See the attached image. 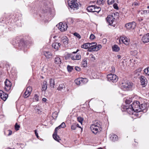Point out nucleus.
Wrapping results in <instances>:
<instances>
[{
	"mask_svg": "<svg viewBox=\"0 0 149 149\" xmlns=\"http://www.w3.org/2000/svg\"><path fill=\"white\" fill-rule=\"evenodd\" d=\"M119 17V13L116 12L112 13L111 15H108L107 18V20L109 25L115 27L116 23L115 20L118 19Z\"/></svg>",
	"mask_w": 149,
	"mask_h": 149,
	"instance_id": "obj_1",
	"label": "nucleus"
},
{
	"mask_svg": "<svg viewBox=\"0 0 149 149\" xmlns=\"http://www.w3.org/2000/svg\"><path fill=\"white\" fill-rule=\"evenodd\" d=\"M101 124L100 122L97 121H95L94 124L91 125L90 128L94 134H96L98 132L101 131Z\"/></svg>",
	"mask_w": 149,
	"mask_h": 149,
	"instance_id": "obj_2",
	"label": "nucleus"
},
{
	"mask_svg": "<svg viewBox=\"0 0 149 149\" xmlns=\"http://www.w3.org/2000/svg\"><path fill=\"white\" fill-rule=\"evenodd\" d=\"M90 48L88 50V51L90 52L97 51L102 47V46L100 45L97 46L96 43L95 42L90 43Z\"/></svg>",
	"mask_w": 149,
	"mask_h": 149,
	"instance_id": "obj_3",
	"label": "nucleus"
},
{
	"mask_svg": "<svg viewBox=\"0 0 149 149\" xmlns=\"http://www.w3.org/2000/svg\"><path fill=\"white\" fill-rule=\"evenodd\" d=\"M70 10H77L79 8V6L77 0H71L70 2L68 3Z\"/></svg>",
	"mask_w": 149,
	"mask_h": 149,
	"instance_id": "obj_4",
	"label": "nucleus"
},
{
	"mask_svg": "<svg viewBox=\"0 0 149 149\" xmlns=\"http://www.w3.org/2000/svg\"><path fill=\"white\" fill-rule=\"evenodd\" d=\"M132 87V84L130 82L123 83L121 86V88L124 91L130 90Z\"/></svg>",
	"mask_w": 149,
	"mask_h": 149,
	"instance_id": "obj_5",
	"label": "nucleus"
},
{
	"mask_svg": "<svg viewBox=\"0 0 149 149\" xmlns=\"http://www.w3.org/2000/svg\"><path fill=\"white\" fill-rule=\"evenodd\" d=\"M139 102L135 101L131 105L132 107V108L135 112H140V110L139 109Z\"/></svg>",
	"mask_w": 149,
	"mask_h": 149,
	"instance_id": "obj_6",
	"label": "nucleus"
},
{
	"mask_svg": "<svg viewBox=\"0 0 149 149\" xmlns=\"http://www.w3.org/2000/svg\"><path fill=\"white\" fill-rule=\"evenodd\" d=\"M108 80L113 82H116L118 80L117 76L115 74H110L107 76Z\"/></svg>",
	"mask_w": 149,
	"mask_h": 149,
	"instance_id": "obj_7",
	"label": "nucleus"
},
{
	"mask_svg": "<svg viewBox=\"0 0 149 149\" xmlns=\"http://www.w3.org/2000/svg\"><path fill=\"white\" fill-rule=\"evenodd\" d=\"M58 27L59 30L61 31H63L66 30L68 26L67 24L63 23L62 22H60L58 25L56 26Z\"/></svg>",
	"mask_w": 149,
	"mask_h": 149,
	"instance_id": "obj_8",
	"label": "nucleus"
},
{
	"mask_svg": "<svg viewBox=\"0 0 149 149\" xmlns=\"http://www.w3.org/2000/svg\"><path fill=\"white\" fill-rule=\"evenodd\" d=\"M5 89L7 91H9L11 88V83L8 79H6L5 81Z\"/></svg>",
	"mask_w": 149,
	"mask_h": 149,
	"instance_id": "obj_9",
	"label": "nucleus"
},
{
	"mask_svg": "<svg viewBox=\"0 0 149 149\" xmlns=\"http://www.w3.org/2000/svg\"><path fill=\"white\" fill-rule=\"evenodd\" d=\"M119 41L120 42L121 41L123 43H124L126 45H127L129 43L130 39L125 36H120Z\"/></svg>",
	"mask_w": 149,
	"mask_h": 149,
	"instance_id": "obj_10",
	"label": "nucleus"
},
{
	"mask_svg": "<svg viewBox=\"0 0 149 149\" xmlns=\"http://www.w3.org/2000/svg\"><path fill=\"white\" fill-rule=\"evenodd\" d=\"M124 109L129 114H133L134 112H135L133 110L132 107L130 105H127L125 107Z\"/></svg>",
	"mask_w": 149,
	"mask_h": 149,
	"instance_id": "obj_11",
	"label": "nucleus"
},
{
	"mask_svg": "<svg viewBox=\"0 0 149 149\" xmlns=\"http://www.w3.org/2000/svg\"><path fill=\"white\" fill-rule=\"evenodd\" d=\"M136 26V23L134 22L126 24L125 26L128 29H134Z\"/></svg>",
	"mask_w": 149,
	"mask_h": 149,
	"instance_id": "obj_12",
	"label": "nucleus"
},
{
	"mask_svg": "<svg viewBox=\"0 0 149 149\" xmlns=\"http://www.w3.org/2000/svg\"><path fill=\"white\" fill-rule=\"evenodd\" d=\"M32 90V88L31 87H28L26 89V91L24 92L23 96L25 98L28 97L30 95Z\"/></svg>",
	"mask_w": 149,
	"mask_h": 149,
	"instance_id": "obj_13",
	"label": "nucleus"
},
{
	"mask_svg": "<svg viewBox=\"0 0 149 149\" xmlns=\"http://www.w3.org/2000/svg\"><path fill=\"white\" fill-rule=\"evenodd\" d=\"M141 84L143 87H145L147 84V80L145 77L142 76L140 78Z\"/></svg>",
	"mask_w": 149,
	"mask_h": 149,
	"instance_id": "obj_14",
	"label": "nucleus"
},
{
	"mask_svg": "<svg viewBox=\"0 0 149 149\" xmlns=\"http://www.w3.org/2000/svg\"><path fill=\"white\" fill-rule=\"evenodd\" d=\"M0 96L2 99L5 101L7 98L8 95L7 94L5 93L2 91L0 90Z\"/></svg>",
	"mask_w": 149,
	"mask_h": 149,
	"instance_id": "obj_15",
	"label": "nucleus"
},
{
	"mask_svg": "<svg viewBox=\"0 0 149 149\" xmlns=\"http://www.w3.org/2000/svg\"><path fill=\"white\" fill-rule=\"evenodd\" d=\"M61 42L63 43L65 47L68 45V38L65 36L62 37L61 38Z\"/></svg>",
	"mask_w": 149,
	"mask_h": 149,
	"instance_id": "obj_16",
	"label": "nucleus"
},
{
	"mask_svg": "<svg viewBox=\"0 0 149 149\" xmlns=\"http://www.w3.org/2000/svg\"><path fill=\"white\" fill-rule=\"evenodd\" d=\"M141 40L144 43L148 42H149V33L143 36L141 39Z\"/></svg>",
	"mask_w": 149,
	"mask_h": 149,
	"instance_id": "obj_17",
	"label": "nucleus"
},
{
	"mask_svg": "<svg viewBox=\"0 0 149 149\" xmlns=\"http://www.w3.org/2000/svg\"><path fill=\"white\" fill-rule=\"evenodd\" d=\"M61 45L60 43L58 42H54L52 44V46L53 48L57 50L60 47Z\"/></svg>",
	"mask_w": 149,
	"mask_h": 149,
	"instance_id": "obj_18",
	"label": "nucleus"
},
{
	"mask_svg": "<svg viewBox=\"0 0 149 149\" xmlns=\"http://www.w3.org/2000/svg\"><path fill=\"white\" fill-rule=\"evenodd\" d=\"M110 138L111 141H117L118 139V137L115 134H112L110 135Z\"/></svg>",
	"mask_w": 149,
	"mask_h": 149,
	"instance_id": "obj_19",
	"label": "nucleus"
},
{
	"mask_svg": "<svg viewBox=\"0 0 149 149\" xmlns=\"http://www.w3.org/2000/svg\"><path fill=\"white\" fill-rule=\"evenodd\" d=\"M95 5H91L89 6L87 8V9L88 12H93L95 7Z\"/></svg>",
	"mask_w": 149,
	"mask_h": 149,
	"instance_id": "obj_20",
	"label": "nucleus"
},
{
	"mask_svg": "<svg viewBox=\"0 0 149 149\" xmlns=\"http://www.w3.org/2000/svg\"><path fill=\"white\" fill-rule=\"evenodd\" d=\"M44 54L47 58H49L51 57L52 54L49 52L45 51L44 52Z\"/></svg>",
	"mask_w": 149,
	"mask_h": 149,
	"instance_id": "obj_21",
	"label": "nucleus"
},
{
	"mask_svg": "<svg viewBox=\"0 0 149 149\" xmlns=\"http://www.w3.org/2000/svg\"><path fill=\"white\" fill-rule=\"evenodd\" d=\"M47 88V82L46 81H44L42 85V90L43 91H45Z\"/></svg>",
	"mask_w": 149,
	"mask_h": 149,
	"instance_id": "obj_22",
	"label": "nucleus"
},
{
	"mask_svg": "<svg viewBox=\"0 0 149 149\" xmlns=\"http://www.w3.org/2000/svg\"><path fill=\"white\" fill-rule=\"evenodd\" d=\"M71 58L73 60H79L81 59V55L79 54H77L76 56H72Z\"/></svg>",
	"mask_w": 149,
	"mask_h": 149,
	"instance_id": "obj_23",
	"label": "nucleus"
},
{
	"mask_svg": "<svg viewBox=\"0 0 149 149\" xmlns=\"http://www.w3.org/2000/svg\"><path fill=\"white\" fill-rule=\"evenodd\" d=\"M90 43H86L84 44L81 45V48H84L85 49H88L90 48Z\"/></svg>",
	"mask_w": 149,
	"mask_h": 149,
	"instance_id": "obj_24",
	"label": "nucleus"
},
{
	"mask_svg": "<svg viewBox=\"0 0 149 149\" xmlns=\"http://www.w3.org/2000/svg\"><path fill=\"white\" fill-rule=\"evenodd\" d=\"M142 15H146L149 13V10H141L139 12Z\"/></svg>",
	"mask_w": 149,
	"mask_h": 149,
	"instance_id": "obj_25",
	"label": "nucleus"
},
{
	"mask_svg": "<svg viewBox=\"0 0 149 149\" xmlns=\"http://www.w3.org/2000/svg\"><path fill=\"white\" fill-rule=\"evenodd\" d=\"M54 62L57 64H60L61 63V60L58 57H56L55 58Z\"/></svg>",
	"mask_w": 149,
	"mask_h": 149,
	"instance_id": "obj_26",
	"label": "nucleus"
},
{
	"mask_svg": "<svg viewBox=\"0 0 149 149\" xmlns=\"http://www.w3.org/2000/svg\"><path fill=\"white\" fill-rule=\"evenodd\" d=\"M53 136L54 139L58 141H59V140H60L59 137L57 135V134L54 133L53 134Z\"/></svg>",
	"mask_w": 149,
	"mask_h": 149,
	"instance_id": "obj_27",
	"label": "nucleus"
},
{
	"mask_svg": "<svg viewBox=\"0 0 149 149\" xmlns=\"http://www.w3.org/2000/svg\"><path fill=\"white\" fill-rule=\"evenodd\" d=\"M112 49L114 51L117 52L120 50V48L117 45H114L112 47Z\"/></svg>",
	"mask_w": 149,
	"mask_h": 149,
	"instance_id": "obj_28",
	"label": "nucleus"
},
{
	"mask_svg": "<svg viewBox=\"0 0 149 149\" xmlns=\"http://www.w3.org/2000/svg\"><path fill=\"white\" fill-rule=\"evenodd\" d=\"M50 84V86L53 88L54 87V79H50L49 82Z\"/></svg>",
	"mask_w": 149,
	"mask_h": 149,
	"instance_id": "obj_29",
	"label": "nucleus"
},
{
	"mask_svg": "<svg viewBox=\"0 0 149 149\" xmlns=\"http://www.w3.org/2000/svg\"><path fill=\"white\" fill-rule=\"evenodd\" d=\"M82 81L81 78L77 79L75 80V83L77 85H82Z\"/></svg>",
	"mask_w": 149,
	"mask_h": 149,
	"instance_id": "obj_30",
	"label": "nucleus"
},
{
	"mask_svg": "<svg viewBox=\"0 0 149 149\" xmlns=\"http://www.w3.org/2000/svg\"><path fill=\"white\" fill-rule=\"evenodd\" d=\"M146 107L145 104H142L141 105H139V109L140 110V112L142 111Z\"/></svg>",
	"mask_w": 149,
	"mask_h": 149,
	"instance_id": "obj_31",
	"label": "nucleus"
},
{
	"mask_svg": "<svg viewBox=\"0 0 149 149\" xmlns=\"http://www.w3.org/2000/svg\"><path fill=\"white\" fill-rule=\"evenodd\" d=\"M39 96L37 94H35L33 98V100L34 102H37L39 100Z\"/></svg>",
	"mask_w": 149,
	"mask_h": 149,
	"instance_id": "obj_32",
	"label": "nucleus"
},
{
	"mask_svg": "<svg viewBox=\"0 0 149 149\" xmlns=\"http://www.w3.org/2000/svg\"><path fill=\"white\" fill-rule=\"evenodd\" d=\"M101 8L99 7H97V6H95V8L94 9V10L93 12H97V13H98L101 10Z\"/></svg>",
	"mask_w": 149,
	"mask_h": 149,
	"instance_id": "obj_33",
	"label": "nucleus"
},
{
	"mask_svg": "<svg viewBox=\"0 0 149 149\" xmlns=\"http://www.w3.org/2000/svg\"><path fill=\"white\" fill-rule=\"evenodd\" d=\"M65 87L64 85L62 84L59 85V86L58 88V90H61Z\"/></svg>",
	"mask_w": 149,
	"mask_h": 149,
	"instance_id": "obj_34",
	"label": "nucleus"
},
{
	"mask_svg": "<svg viewBox=\"0 0 149 149\" xmlns=\"http://www.w3.org/2000/svg\"><path fill=\"white\" fill-rule=\"evenodd\" d=\"M20 127V126L19 125H18L17 123H15V128L16 131L19 130Z\"/></svg>",
	"mask_w": 149,
	"mask_h": 149,
	"instance_id": "obj_35",
	"label": "nucleus"
},
{
	"mask_svg": "<svg viewBox=\"0 0 149 149\" xmlns=\"http://www.w3.org/2000/svg\"><path fill=\"white\" fill-rule=\"evenodd\" d=\"M82 81V84H85L88 82V79L86 78H81Z\"/></svg>",
	"mask_w": 149,
	"mask_h": 149,
	"instance_id": "obj_36",
	"label": "nucleus"
},
{
	"mask_svg": "<svg viewBox=\"0 0 149 149\" xmlns=\"http://www.w3.org/2000/svg\"><path fill=\"white\" fill-rule=\"evenodd\" d=\"M89 58L90 59V60L92 61H93L95 59V56L92 54H90L89 55Z\"/></svg>",
	"mask_w": 149,
	"mask_h": 149,
	"instance_id": "obj_37",
	"label": "nucleus"
},
{
	"mask_svg": "<svg viewBox=\"0 0 149 149\" xmlns=\"http://www.w3.org/2000/svg\"><path fill=\"white\" fill-rule=\"evenodd\" d=\"M144 71L145 74L149 75V68L145 69Z\"/></svg>",
	"mask_w": 149,
	"mask_h": 149,
	"instance_id": "obj_38",
	"label": "nucleus"
},
{
	"mask_svg": "<svg viewBox=\"0 0 149 149\" xmlns=\"http://www.w3.org/2000/svg\"><path fill=\"white\" fill-rule=\"evenodd\" d=\"M77 120L79 122L82 124V121L83 120V119L81 117H79L77 118Z\"/></svg>",
	"mask_w": 149,
	"mask_h": 149,
	"instance_id": "obj_39",
	"label": "nucleus"
},
{
	"mask_svg": "<svg viewBox=\"0 0 149 149\" xmlns=\"http://www.w3.org/2000/svg\"><path fill=\"white\" fill-rule=\"evenodd\" d=\"M67 69L68 71L69 72H71L73 69V68L72 67L69 65H68L67 67Z\"/></svg>",
	"mask_w": 149,
	"mask_h": 149,
	"instance_id": "obj_40",
	"label": "nucleus"
},
{
	"mask_svg": "<svg viewBox=\"0 0 149 149\" xmlns=\"http://www.w3.org/2000/svg\"><path fill=\"white\" fill-rule=\"evenodd\" d=\"M74 35L76 36L77 38L79 39L81 38V36L78 33H74Z\"/></svg>",
	"mask_w": 149,
	"mask_h": 149,
	"instance_id": "obj_41",
	"label": "nucleus"
},
{
	"mask_svg": "<svg viewBox=\"0 0 149 149\" xmlns=\"http://www.w3.org/2000/svg\"><path fill=\"white\" fill-rule=\"evenodd\" d=\"M115 0H108L107 3L109 5L112 4L114 2Z\"/></svg>",
	"mask_w": 149,
	"mask_h": 149,
	"instance_id": "obj_42",
	"label": "nucleus"
},
{
	"mask_svg": "<svg viewBox=\"0 0 149 149\" xmlns=\"http://www.w3.org/2000/svg\"><path fill=\"white\" fill-rule=\"evenodd\" d=\"M76 124H74L71 126V128L72 130H75L76 128Z\"/></svg>",
	"mask_w": 149,
	"mask_h": 149,
	"instance_id": "obj_43",
	"label": "nucleus"
},
{
	"mask_svg": "<svg viewBox=\"0 0 149 149\" xmlns=\"http://www.w3.org/2000/svg\"><path fill=\"white\" fill-rule=\"evenodd\" d=\"M59 126L60 128H64L65 127V125L64 122H63Z\"/></svg>",
	"mask_w": 149,
	"mask_h": 149,
	"instance_id": "obj_44",
	"label": "nucleus"
},
{
	"mask_svg": "<svg viewBox=\"0 0 149 149\" xmlns=\"http://www.w3.org/2000/svg\"><path fill=\"white\" fill-rule=\"evenodd\" d=\"M79 51V50L77 49L76 52H73L72 53V54H71L70 56L71 57L72 56H76V54L77 52Z\"/></svg>",
	"mask_w": 149,
	"mask_h": 149,
	"instance_id": "obj_45",
	"label": "nucleus"
},
{
	"mask_svg": "<svg viewBox=\"0 0 149 149\" xmlns=\"http://www.w3.org/2000/svg\"><path fill=\"white\" fill-rule=\"evenodd\" d=\"M131 102V100L130 99H127L125 101V103L127 104H130Z\"/></svg>",
	"mask_w": 149,
	"mask_h": 149,
	"instance_id": "obj_46",
	"label": "nucleus"
},
{
	"mask_svg": "<svg viewBox=\"0 0 149 149\" xmlns=\"http://www.w3.org/2000/svg\"><path fill=\"white\" fill-rule=\"evenodd\" d=\"M82 64L83 65L84 67H86L87 66V61H84L82 62Z\"/></svg>",
	"mask_w": 149,
	"mask_h": 149,
	"instance_id": "obj_47",
	"label": "nucleus"
},
{
	"mask_svg": "<svg viewBox=\"0 0 149 149\" xmlns=\"http://www.w3.org/2000/svg\"><path fill=\"white\" fill-rule=\"evenodd\" d=\"M113 8L115 9H118V5H117V4L116 3H114L113 5Z\"/></svg>",
	"mask_w": 149,
	"mask_h": 149,
	"instance_id": "obj_48",
	"label": "nucleus"
},
{
	"mask_svg": "<svg viewBox=\"0 0 149 149\" xmlns=\"http://www.w3.org/2000/svg\"><path fill=\"white\" fill-rule=\"evenodd\" d=\"M95 36L93 34H91L90 36V38L91 40H93L95 38Z\"/></svg>",
	"mask_w": 149,
	"mask_h": 149,
	"instance_id": "obj_49",
	"label": "nucleus"
},
{
	"mask_svg": "<svg viewBox=\"0 0 149 149\" xmlns=\"http://www.w3.org/2000/svg\"><path fill=\"white\" fill-rule=\"evenodd\" d=\"M60 128V127H59V126L56 127L54 133H55V134H57L58 130Z\"/></svg>",
	"mask_w": 149,
	"mask_h": 149,
	"instance_id": "obj_50",
	"label": "nucleus"
},
{
	"mask_svg": "<svg viewBox=\"0 0 149 149\" xmlns=\"http://www.w3.org/2000/svg\"><path fill=\"white\" fill-rule=\"evenodd\" d=\"M111 71L112 73H114L115 72V68L113 66H112L111 67Z\"/></svg>",
	"mask_w": 149,
	"mask_h": 149,
	"instance_id": "obj_51",
	"label": "nucleus"
},
{
	"mask_svg": "<svg viewBox=\"0 0 149 149\" xmlns=\"http://www.w3.org/2000/svg\"><path fill=\"white\" fill-rule=\"evenodd\" d=\"M73 19L72 18H68V22H70L71 23H72L73 22Z\"/></svg>",
	"mask_w": 149,
	"mask_h": 149,
	"instance_id": "obj_52",
	"label": "nucleus"
},
{
	"mask_svg": "<svg viewBox=\"0 0 149 149\" xmlns=\"http://www.w3.org/2000/svg\"><path fill=\"white\" fill-rule=\"evenodd\" d=\"M35 135L36 136L37 138H38L39 139V136L38 135V133L37 132V131H36V130H35Z\"/></svg>",
	"mask_w": 149,
	"mask_h": 149,
	"instance_id": "obj_53",
	"label": "nucleus"
},
{
	"mask_svg": "<svg viewBox=\"0 0 149 149\" xmlns=\"http://www.w3.org/2000/svg\"><path fill=\"white\" fill-rule=\"evenodd\" d=\"M103 0H97V2L99 4H101L103 3Z\"/></svg>",
	"mask_w": 149,
	"mask_h": 149,
	"instance_id": "obj_54",
	"label": "nucleus"
},
{
	"mask_svg": "<svg viewBox=\"0 0 149 149\" xmlns=\"http://www.w3.org/2000/svg\"><path fill=\"white\" fill-rule=\"evenodd\" d=\"M75 70L77 71H79L80 70V68L78 67H75Z\"/></svg>",
	"mask_w": 149,
	"mask_h": 149,
	"instance_id": "obj_55",
	"label": "nucleus"
},
{
	"mask_svg": "<svg viewBox=\"0 0 149 149\" xmlns=\"http://www.w3.org/2000/svg\"><path fill=\"white\" fill-rule=\"evenodd\" d=\"M8 131L9 132H8V135L10 136V135H11L12 134V131L10 130H8Z\"/></svg>",
	"mask_w": 149,
	"mask_h": 149,
	"instance_id": "obj_56",
	"label": "nucleus"
},
{
	"mask_svg": "<svg viewBox=\"0 0 149 149\" xmlns=\"http://www.w3.org/2000/svg\"><path fill=\"white\" fill-rule=\"evenodd\" d=\"M47 99L45 98H42V101L44 102H46L47 101Z\"/></svg>",
	"mask_w": 149,
	"mask_h": 149,
	"instance_id": "obj_57",
	"label": "nucleus"
},
{
	"mask_svg": "<svg viewBox=\"0 0 149 149\" xmlns=\"http://www.w3.org/2000/svg\"><path fill=\"white\" fill-rule=\"evenodd\" d=\"M76 127H77L79 128H81V127L78 124H76Z\"/></svg>",
	"mask_w": 149,
	"mask_h": 149,
	"instance_id": "obj_58",
	"label": "nucleus"
},
{
	"mask_svg": "<svg viewBox=\"0 0 149 149\" xmlns=\"http://www.w3.org/2000/svg\"><path fill=\"white\" fill-rule=\"evenodd\" d=\"M133 5H138V3H135V2H134L133 4Z\"/></svg>",
	"mask_w": 149,
	"mask_h": 149,
	"instance_id": "obj_59",
	"label": "nucleus"
},
{
	"mask_svg": "<svg viewBox=\"0 0 149 149\" xmlns=\"http://www.w3.org/2000/svg\"><path fill=\"white\" fill-rule=\"evenodd\" d=\"M117 57L118 58H120L121 57V56L120 55H118Z\"/></svg>",
	"mask_w": 149,
	"mask_h": 149,
	"instance_id": "obj_60",
	"label": "nucleus"
},
{
	"mask_svg": "<svg viewBox=\"0 0 149 149\" xmlns=\"http://www.w3.org/2000/svg\"><path fill=\"white\" fill-rule=\"evenodd\" d=\"M138 70L139 71H140L141 70V68H138Z\"/></svg>",
	"mask_w": 149,
	"mask_h": 149,
	"instance_id": "obj_61",
	"label": "nucleus"
},
{
	"mask_svg": "<svg viewBox=\"0 0 149 149\" xmlns=\"http://www.w3.org/2000/svg\"><path fill=\"white\" fill-rule=\"evenodd\" d=\"M134 52H135V53H137V52L136 51H134Z\"/></svg>",
	"mask_w": 149,
	"mask_h": 149,
	"instance_id": "obj_62",
	"label": "nucleus"
},
{
	"mask_svg": "<svg viewBox=\"0 0 149 149\" xmlns=\"http://www.w3.org/2000/svg\"><path fill=\"white\" fill-rule=\"evenodd\" d=\"M147 8H148L149 9V6H148Z\"/></svg>",
	"mask_w": 149,
	"mask_h": 149,
	"instance_id": "obj_63",
	"label": "nucleus"
},
{
	"mask_svg": "<svg viewBox=\"0 0 149 149\" xmlns=\"http://www.w3.org/2000/svg\"><path fill=\"white\" fill-rule=\"evenodd\" d=\"M104 40H105V41H106V39H104Z\"/></svg>",
	"mask_w": 149,
	"mask_h": 149,
	"instance_id": "obj_64",
	"label": "nucleus"
}]
</instances>
